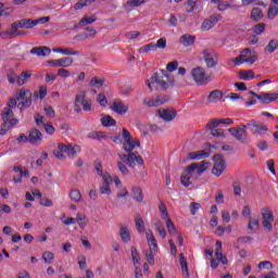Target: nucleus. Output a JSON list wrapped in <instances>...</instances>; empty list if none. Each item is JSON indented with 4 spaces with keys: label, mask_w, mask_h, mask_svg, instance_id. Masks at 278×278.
<instances>
[{
    "label": "nucleus",
    "mask_w": 278,
    "mask_h": 278,
    "mask_svg": "<svg viewBox=\"0 0 278 278\" xmlns=\"http://www.w3.org/2000/svg\"><path fill=\"white\" fill-rule=\"evenodd\" d=\"M248 229L250 231H257V229H260V220L256 218H250V223L248 224Z\"/></svg>",
    "instance_id": "603ef678"
},
{
    "label": "nucleus",
    "mask_w": 278,
    "mask_h": 278,
    "mask_svg": "<svg viewBox=\"0 0 278 278\" xmlns=\"http://www.w3.org/2000/svg\"><path fill=\"white\" fill-rule=\"evenodd\" d=\"M210 168V163L202 161L200 163L191 164L181 175L180 181L185 188H189L192 185L193 177L203 175V172Z\"/></svg>",
    "instance_id": "7ed1b4c3"
},
{
    "label": "nucleus",
    "mask_w": 278,
    "mask_h": 278,
    "mask_svg": "<svg viewBox=\"0 0 278 278\" xmlns=\"http://www.w3.org/2000/svg\"><path fill=\"white\" fill-rule=\"evenodd\" d=\"M277 48H278V41L275 39H271L266 46L265 51H267V53H275V51H277Z\"/></svg>",
    "instance_id": "8fccbe9b"
},
{
    "label": "nucleus",
    "mask_w": 278,
    "mask_h": 278,
    "mask_svg": "<svg viewBox=\"0 0 278 278\" xmlns=\"http://www.w3.org/2000/svg\"><path fill=\"white\" fill-rule=\"evenodd\" d=\"M46 64L53 66L54 68H68V66H73V58H62L48 61Z\"/></svg>",
    "instance_id": "2eb2a0df"
},
{
    "label": "nucleus",
    "mask_w": 278,
    "mask_h": 278,
    "mask_svg": "<svg viewBox=\"0 0 278 278\" xmlns=\"http://www.w3.org/2000/svg\"><path fill=\"white\" fill-rule=\"evenodd\" d=\"M180 267L182 274L186 275V277H188L190 273L188 271V262L186 261V256H184V253L180 254Z\"/></svg>",
    "instance_id": "09e8293b"
},
{
    "label": "nucleus",
    "mask_w": 278,
    "mask_h": 278,
    "mask_svg": "<svg viewBox=\"0 0 278 278\" xmlns=\"http://www.w3.org/2000/svg\"><path fill=\"white\" fill-rule=\"evenodd\" d=\"M262 225L266 231H273V223H275V217L269 208L261 210Z\"/></svg>",
    "instance_id": "9b49d317"
},
{
    "label": "nucleus",
    "mask_w": 278,
    "mask_h": 278,
    "mask_svg": "<svg viewBox=\"0 0 278 278\" xmlns=\"http://www.w3.org/2000/svg\"><path fill=\"white\" fill-rule=\"evenodd\" d=\"M47 92H48L47 87H40V88H39V91H35V92L33 93V99H38V98H40V100L42 101V99H45V97H47Z\"/></svg>",
    "instance_id": "de8ad7c7"
},
{
    "label": "nucleus",
    "mask_w": 278,
    "mask_h": 278,
    "mask_svg": "<svg viewBox=\"0 0 278 278\" xmlns=\"http://www.w3.org/2000/svg\"><path fill=\"white\" fill-rule=\"evenodd\" d=\"M159 115L163 121H166L167 123L173 121L177 116V112L173 109H160Z\"/></svg>",
    "instance_id": "b1692460"
},
{
    "label": "nucleus",
    "mask_w": 278,
    "mask_h": 278,
    "mask_svg": "<svg viewBox=\"0 0 278 278\" xmlns=\"http://www.w3.org/2000/svg\"><path fill=\"white\" fill-rule=\"evenodd\" d=\"M117 168L122 175H129V169L125 164H123V162H117Z\"/></svg>",
    "instance_id": "bf43d9fd"
},
{
    "label": "nucleus",
    "mask_w": 278,
    "mask_h": 278,
    "mask_svg": "<svg viewBox=\"0 0 278 278\" xmlns=\"http://www.w3.org/2000/svg\"><path fill=\"white\" fill-rule=\"evenodd\" d=\"M213 161L215 162L212 173L215 175V177H220L223 173H225V168H227V165L225 164V159H223V155L217 154L213 156Z\"/></svg>",
    "instance_id": "ddd939ff"
},
{
    "label": "nucleus",
    "mask_w": 278,
    "mask_h": 278,
    "mask_svg": "<svg viewBox=\"0 0 278 278\" xmlns=\"http://www.w3.org/2000/svg\"><path fill=\"white\" fill-rule=\"evenodd\" d=\"M146 238L149 247V250L146 252V257L149 264L153 266V264H155V255H157V240H155V236H153L151 230L146 231Z\"/></svg>",
    "instance_id": "20e7f679"
},
{
    "label": "nucleus",
    "mask_w": 278,
    "mask_h": 278,
    "mask_svg": "<svg viewBox=\"0 0 278 278\" xmlns=\"http://www.w3.org/2000/svg\"><path fill=\"white\" fill-rule=\"evenodd\" d=\"M75 220L80 227V229H86V227H88V223H90V220L84 213H77Z\"/></svg>",
    "instance_id": "7c9ffc66"
},
{
    "label": "nucleus",
    "mask_w": 278,
    "mask_h": 278,
    "mask_svg": "<svg viewBox=\"0 0 278 278\" xmlns=\"http://www.w3.org/2000/svg\"><path fill=\"white\" fill-rule=\"evenodd\" d=\"M111 110L115 112V114H119L121 116H123L124 114H127V112H129V106L125 105L123 101L116 100L111 105Z\"/></svg>",
    "instance_id": "4be33fe9"
},
{
    "label": "nucleus",
    "mask_w": 278,
    "mask_h": 278,
    "mask_svg": "<svg viewBox=\"0 0 278 278\" xmlns=\"http://www.w3.org/2000/svg\"><path fill=\"white\" fill-rule=\"evenodd\" d=\"M203 55V60L206 62V66H208V68H213V66H216V61L214 60V58H212V54L210 52H207V50H204L202 52Z\"/></svg>",
    "instance_id": "ea45409f"
},
{
    "label": "nucleus",
    "mask_w": 278,
    "mask_h": 278,
    "mask_svg": "<svg viewBox=\"0 0 278 278\" xmlns=\"http://www.w3.org/2000/svg\"><path fill=\"white\" fill-rule=\"evenodd\" d=\"M155 45L156 49H166V38H160Z\"/></svg>",
    "instance_id": "774afa93"
},
{
    "label": "nucleus",
    "mask_w": 278,
    "mask_h": 278,
    "mask_svg": "<svg viewBox=\"0 0 278 278\" xmlns=\"http://www.w3.org/2000/svg\"><path fill=\"white\" fill-rule=\"evenodd\" d=\"M164 103H168L167 96H157L156 98H144L143 105L147 108H160V105H164Z\"/></svg>",
    "instance_id": "4468645a"
},
{
    "label": "nucleus",
    "mask_w": 278,
    "mask_h": 278,
    "mask_svg": "<svg viewBox=\"0 0 278 278\" xmlns=\"http://www.w3.org/2000/svg\"><path fill=\"white\" fill-rule=\"evenodd\" d=\"M110 184L112 182H109V184H104L103 186L100 187V192L102 194H112V189H110Z\"/></svg>",
    "instance_id": "052dcab7"
},
{
    "label": "nucleus",
    "mask_w": 278,
    "mask_h": 278,
    "mask_svg": "<svg viewBox=\"0 0 278 278\" xmlns=\"http://www.w3.org/2000/svg\"><path fill=\"white\" fill-rule=\"evenodd\" d=\"M256 99L266 105L273 103V101H277L278 93H260V96H256Z\"/></svg>",
    "instance_id": "bb28decb"
},
{
    "label": "nucleus",
    "mask_w": 278,
    "mask_h": 278,
    "mask_svg": "<svg viewBox=\"0 0 278 278\" xmlns=\"http://www.w3.org/2000/svg\"><path fill=\"white\" fill-rule=\"evenodd\" d=\"M30 54L37 55L38 58H47V55H51V49L47 46L34 47L30 50Z\"/></svg>",
    "instance_id": "5701e85b"
},
{
    "label": "nucleus",
    "mask_w": 278,
    "mask_h": 278,
    "mask_svg": "<svg viewBox=\"0 0 278 278\" xmlns=\"http://www.w3.org/2000/svg\"><path fill=\"white\" fill-rule=\"evenodd\" d=\"M119 236L122 238V242H131V232H129V228L127 227H122L119 229Z\"/></svg>",
    "instance_id": "4c0bfd02"
},
{
    "label": "nucleus",
    "mask_w": 278,
    "mask_h": 278,
    "mask_svg": "<svg viewBox=\"0 0 278 278\" xmlns=\"http://www.w3.org/2000/svg\"><path fill=\"white\" fill-rule=\"evenodd\" d=\"M245 126L250 129L253 136H262V134H265V131H268V128L266 127V125L257 124V122L255 121L248 122Z\"/></svg>",
    "instance_id": "dca6fc26"
},
{
    "label": "nucleus",
    "mask_w": 278,
    "mask_h": 278,
    "mask_svg": "<svg viewBox=\"0 0 278 278\" xmlns=\"http://www.w3.org/2000/svg\"><path fill=\"white\" fill-rule=\"evenodd\" d=\"M155 227V231H157V233L161 236V238H166L167 233H166V229L164 228V223H162V220H157L154 224Z\"/></svg>",
    "instance_id": "79ce46f5"
},
{
    "label": "nucleus",
    "mask_w": 278,
    "mask_h": 278,
    "mask_svg": "<svg viewBox=\"0 0 278 278\" xmlns=\"http://www.w3.org/2000/svg\"><path fill=\"white\" fill-rule=\"evenodd\" d=\"M235 66H240L241 64H255L257 62V52L251 49H244L241 54L235 59H231Z\"/></svg>",
    "instance_id": "39448f33"
},
{
    "label": "nucleus",
    "mask_w": 278,
    "mask_h": 278,
    "mask_svg": "<svg viewBox=\"0 0 278 278\" xmlns=\"http://www.w3.org/2000/svg\"><path fill=\"white\" fill-rule=\"evenodd\" d=\"M94 169L97 170L98 175L102 177L103 184H112V176H110L108 172L103 173V164H101V161L94 162Z\"/></svg>",
    "instance_id": "412c9836"
},
{
    "label": "nucleus",
    "mask_w": 278,
    "mask_h": 278,
    "mask_svg": "<svg viewBox=\"0 0 278 278\" xmlns=\"http://www.w3.org/2000/svg\"><path fill=\"white\" fill-rule=\"evenodd\" d=\"M97 22V16L85 15L78 23V27H86V25H92V23Z\"/></svg>",
    "instance_id": "58836bf2"
},
{
    "label": "nucleus",
    "mask_w": 278,
    "mask_h": 278,
    "mask_svg": "<svg viewBox=\"0 0 278 278\" xmlns=\"http://www.w3.org/2000/svg\"><path fill=\"white\" fill-rule=\"evenodd\" d=\"M41 260H43L45 264H52L53 260H55V254L51 251L43 252Z\"/></svg>",
    "instance_id": "a18cd8bd"
},
{
    "label": "nucleus",
    "mask_w": 278,
    "mask_h": 278,
    "mask_svg": "<svg viewBox=\"0 0 278 278\" xmlns=\"http://www.w3.org/2000/svg\"><path fill=\"white\" fill-rule=\"evenodd\" d=\"M53 53H61V55H79L78 51L73 48H53Z\"/></svg>",
    "instance_id": "2f4dec72"
},
{
    "label": "nucleus",
    "mask_w": 278,
    "mask_h": 278,
    "mask_svg": "<svg viewBox=\"0 0 278 278\" xmlns=\"http://www.w3.org/2000/svg\"><path fill=\"white\" fill-rule=\"evenodd\" d=\"M118 192H117V199H123L124 197L129 195V191L125 187H118Z\"/></svg>",
    "instance_id": "0e129e2a"
},
{
    "label": "nucleus",
    "mask_w": 278,
    "mask_h": 278,
    "mask_svg": "<svg viewBox=\"0 0 278 278\" xmlns=\"http://www.w3.org/2000/svg\"><path fill=\"white\" fill-rule=\"evenodd\" d=\"M278 14V5L275 4H270L269 9L267 11V16L270 21H273V18H275V16H277Z\"/></svg>",
    "instance_id": "864d4df0"
},
{
    "label": "nucleus",
    "mask_w": 278,
    "mask_h": 278,
    "mask_svg": "<svg viewBox=\"0 0 278 278\" xmlns=\"http://www.w3.org/2000/svg\"><path fill=\"white\" fill-rule=\"evenodd\" d=\"M59 151L66 153L68 157H77L78 153L81 152V148L75 143L64 144L59 143Z\"/></svg>",
    "instance_id": "f8f14e48"
},
{
    "label": "nucleus",
    "mask_w": 278,
    "mask_h": 278,
    "mask_svg": "<svg viewBox=\"0 0 278 278\" xmlns=\"http://www.w3.org/2000/svg\"><path fill=\"white\" fill-rule=\"evenodd\" d=\"M131 190L134 200L137 201V203H142L144 201V193L142 192V188L135 186Z\"/></svg>",
    "instance_id": "f704fd0d"
},
{
    "label": "nucleus",
    "mask_w": 278,
    "mask_h": 278,
    "mask_svg": "<svg viewBox=\"0 0 278 278\" xmlns=\"http://www.w3.org/2000/svg\"><path fill=\"white\" fill-rule=\"evenodd\" d=\"M165 225L167 227V231L172 238H175L179 231H177V228H175V224L173 223V219H169L168 222H165Z\"/></svg>",
    "instance_id": "c03bdc74"
},
{
    "label": "nucleus",
    "mask_w": 278,
    "mask_h": 278,
    "mask_svg": "<svg viewBox=\"0 0 278 278\" xmlns=\"http://www.w3.org/2000/svg\"><path fill=\"white\" fill-rule=\"evenodd\" d=\"M70 199L74 203H81L84 201V197L81 195V191L78 189H72L70 191Z\"/></svg>",
    "instance_id": "c9c22d12"
},
{
    "label": "nucleus",
    "mask_w": 278,
    "mask_h": 278,
    "mask_svg": "<svg viewBox=\"0 0 278 278\" xmlns=\"http://www.w3.org/2000/svg\"><path fill=\"white\" fill-rule=\"evenodd\" d=\"M195 40H197V37L192 35H184L180 37V42L181 45H184V47H192Z\"/></svg>",
    "instance_id": "e433bc0d"
},
{
    "label": "nucleus",
    "mask_w": 278,
    "mask_h": 278,
    "mask_svg": "<svg viewBox=\"0 0 278 278\" xmlns=\"http://www.w3.org/2000/svg\"><path fill=\"white\" fill-rule=\"evenodd\" d=\"M135 224L139 233L144 232V220H142V217H140V215L136 216Z\"/></svg>",
    "instance_id": "3c124183"
},
{
    "label": "nucleus",
    "mask_w": 278,
    "mask_h": 278,
    "mask_svg": "<svg viewBox=\"0 0 278 278\" xmlns=\"http://www.w3.org/2000/svg\"><path fill=\"white\" fill-rule=\"evenodd\" d=\"M257 268H267V270H270V268H274V266L270 261H263L257 265Z\"/></svg>",
    "instance_id": "69168bd1"
},
{
    "label": "nucleus",
    "mask_w": 278,
    "mask_h": 278,
    "mask_svg": "<svg viewBox=\"0 0 278 278\" xmlns=\"http://www.w3.org/2000/svg\"><path fill=\"white\" fill-rule=\"evenodd\" d=\"M1 116L4 125H10L11 127H14V125L18 124V119L14 118V111H12V109L4 108Z\"/></svg>",
    "instance_id": "a211bd4d"
},
{
    "label": "nucleus",
    "mask_w": 278,
    "mask_h": 278,
    "mask_svg": "<svg viewBox=\"0 0 278 278\" xmlns=\"http://www.w3.org/2000/svg\"><path fill=\"white\" fill-rule=\"evenodd\" d=\"M89 86H91L92 88H99V87L103 86V79L92 78L89 83Z\"/></svg>",
    "instance_id": "4d7b16f0"
},
{
    "label": "nucleus",
    "mask_w": 278,
    "mask_h": 278,
    "mask_svg": "<svg viewBox=\"0 0 278 278\" xmlns=\"http://www.w3.org/2000/svg\"><path fill=\"white\" fill-rule=\"evenodd\" d=\"M59 77H62L63 79H66L71 77V72L68 70L60 68L56 74Z\"/></svg>",
    "instance_id": "e2e57ef3"
},
{
    "label": "nucleus",
    "mask_w": 278,
    "mask_h": 278,
    "mask_svg": "<svg viewBox=\"0 0 278 278\" xmlns=\"http://www.w3.org/2000/svg\"><path fill=\"white\" fill-rule=\"evenodd\" d=\"M215 257L219 261V264L227 265L229 260H227V256L220 253V250L223 249V242L216 241L215 243Z\"/></svg>",
    "instance_id": "393cba45"
},
{
    "label": "nucleus",
    "mask_w": 278,
    "mask_h": 278,
    "mask_svg": "<svg viewBox=\"0 0 278 278\" xmlns=\"http://www.w3.org/2000/svg\"><path fill=\"white\" fill-rule=\"evenodd\" d=\"M101 124L103 127H114V125H116V121L110 115H104L101 118Z\"/></svg>",
    "instance_id": "37998d69"
},
{
    "label": "nucleus",
    "mask_w": 278,
    "mask_h": 278,
    "mask_svg": "<svg viewBox=\"0 0 278 278\" xmlns=\"http://www.w3.org/2000/svg\"><path fill=\"white\" fill-rule=\"evenodd\" d=\"M223 20V16L220 15H211L208 18L204 20L202 23L201 29L202 31H210L212 27L216 25V23L220 22Z\"/></svg>",
    "instance_id": "6ab92c4d"
},
{
    "label": "nucleus",
    "mask_w": 278,
    "mask_h": 278,
    "mask_svg": "<svg viewBox=\"0 0 278 278\" xmlns=\"http://www.w3.org/2000/svg\"><path fill=\"white\" fill-rule=\"evenodd\" d=\"M222 220L224 223H231V213L229 211H222Z\"/></svg>",
    "instance_id": "680f3d73"
},
{
    "label": "nucleus",
    "mask_w": 278,
    "mask_h": 278,
    "mask_svg": "<svg viewBox=\"0 0 278 278\" xmlns=\"http://www.w3.org/2000/svg\"><path fill=\"white\" fill-rule=\"evenodd\" d=\"M166 68L167 72L160 70L153 74L150 79L146 80V84L151 92H153L155 88H159L160 90H168V88H173L175 86V76H173L170 73L179 68V62L173 61L167 64Z\"/></svg>",
    "instance_id": "f257e3e1"
},
{
    "label": "nucleus",
    "mask_w": 278,
    "mask_h": 278,
    "mask_svg": "<svg viewBox=\"0 0 278 278\" xmlns=\"http://www.w3.org/2000/svg\"><path fill=\"white\" fill-rule=\"evenodd\" d=\"M7 79L11 86H25L31 79V72H22L21 75H16L14 71H10L7 74Z\"/></svg>",
    "instance_id": "0eeeda50"
},
{
    "label": "nucleus",
    "mask_w": 278,
    "mask_h": 278,
    "mask_svg": "<svg viewBox=\"0 0 278 278\" xmlns=\"http://www.w3.org/2000/svg\"><path fill=\"white\" fill-rule=\"evenodd\" d=\"M251 18L256 22H258L261 18H264V13H262V9L260 8L252 9Z\"/></svg>",
    "instance_id": "49530a36"
},
{
    "label": "nucleus",
    "mask_w": 278,
    "mask_h": 278,
    "mask_svg": "<svg viewBox=\"0 0 278 278\" xmlns=\"http://www.w3.org/2000/svg\"><path fill=\"white\" fill-rule=\"evenodd\" d=\"M253 31L254 34H256L257 36H260V34H264V31H266V24L264 23H258L253 27Z\"/></svg>",
    "instance_id": "5fc2aeb1"
},
{
    "label": "nucleus",
    "mask_w": 278,
    "mask_h": 278,
    "mask_svg": "<svg viewBox=\"0 0 278 278\" xmlns=\"http://www.w3.org/2000/svg\"><path fill=\"white\" fill-rule=\"evenodd\" d=\"M35 121H36V124L38 125V127H42L43 125L47 124V123H45V116H42L40 114H37L35 116Z\"/></svg>",
    "instance_id": "338daca9"
},
{
    "label": "nucleus",
    "mask_w": 278,
    "mask_h": 278,
    "mask_svg": "<svg viewBox=\"0 0 278 278\" xmlns=\"http://www.w3.org/2000/svg\"><path fill=\"white\" fill-rule=\"evenodd\" d=\"M189 157L191 160H204V157H210V153H207L203 150H200V151H197V152L189 153Z\"/></svg>",
    "instance_id": "a19ab883"
},
{
    "label": "nucleus",
    "mask_w": 278,
    "mask_h": 278,
    "mask_svg": "<svg viewBox=\"0 0 278 278\" xmlns=\"http://www.w3.org/2000/svg\"><path fill=\"white\" fill-rule=\"evenodd\" d=\"M119 160H124L129 168H136V164L144 166V160L138 153L129 152V154H119Z\"/></svg>",
    "instance_id": "9d476101"
},
{
    "label": "nucleus",
    "mask_w": 278,
    "mask_h": 278,
    "mask_svg": "<svg viewBox=\"0 0 278 278\" xmlns=\"http://www.w3.org/2000/svg\"><path fill=\"white\" fill-rule=\"evenodd\" d=\"M31 91L26 88L15 90V99L20 102L22 108H31Z\"/></svg>",
    "instance_id": "1a4fd4ad"
},
{
    "label": "nucleus",
    "mask_w": 278,
    "mask_h": 278,
    "mask_svg": "<svg viewBox=\"0 0 278 278\" xmlns=\"http://www.w3.org/2000/svg\"><path fill=\"white\" fill-rule=\"evenodd\" d=\"M144 3V0H128L127 5L129 8H139V5H142Z\"/></svg>",
    "instance_id": "13d9d810"
},
{
    "label": "nucleus",
    "mask_w": 278,
    "mask_h": 278,
    "mask_svg": "<svg viewBox=\"0 0 278 278\" xmlns=\"http://www.w3.org/2000/svg\"><path fill=\"white\" fill-rule=\"evenodd\" d=\"M130 255H131L134 268H140L141 266L140 253L138 252V249H136V247L134 245L130 248Z\"/></svg>",
    "instance_id": "c85d7f7f"
},
{
    "label": "nucleus",
    "mask_w": 278,
    "mask_h": 278,
    "mask_svg": "<svg viewBox=\"0 0 278 278\" xmlns=\"http://www.w3.org/2000/svg\"><path fill=\"white\" fill-rule=\"evenodd\" d=\"M224 96L225 93H223V91L215 89L208 94L207 101L208 103H218V101H220Z\"/></svg>",
    "instance_id": "c756f323"
},
{
    "label": "nucleus",
    "mask_w": 278,
    "mask_h": 278,
    "mask_svg": "<svg viewBox=\"0 0 278 278\" xmlns=\"http://www.w3.org/2000/svg\"><path fill=\"white\" fill-rule=\"evenodd\" d=\"M159 214L162 220H164L165 223L173 220V218H170V214H168V208L166 207V204L164 202H160L159 204Z\"/></svg>",
    "instance_id": "cd10ccee"
},
{
    "label": "nucleus",
    "mask_w": 278,
    "mask_h": 278,
    "mask_svg": "<svg viewBox=\"0 0 278 278\" xmlns=\"http://www.w3.org/2000/svg\"><path fill=\"white\" fill-rule=\"evenodd\" d=\"M17 24L20 25V29H34L35 22L31 18H22L17 21Z\"/></svg>",
    "instance_id": "473e14b6"
},
{
    "label": "nucleus",
    "mask_w": 278,
    "mask_h": 278,
    "mask_svg": "<svg viewBox=\"0 0 278 278\" xmlns=\"http://www.w3.org/2000/svg\"><path fill=\"white\" fill-rule=\"evenodd\" d=\"M228 131L232 138L238 140V142H241V144H249V142H251V138H249V132L247 131V125L244 124L237 127H231L228 129Z\"/></svg>",
    "instance_id": "423d86ee"
},
{
    "label": "nucleus",
    "mask_w": 278,
    "mask_h": 278,
    "mask_svg": "<svg viewBox=\"0 0 278 278\" xmlns=\"http://www.w3.org/2000/svg\"><path fill=\"white\" fill-rule=\"evenodd\" d=\"M239 78L242 79V81H251V79H255V72L252 70L240 71Z\"/></svg>",
    "instance_id": "72a5a7b5"
},
{
    "label": "nucleus",
    "mask_w": 278,
    "mask_h": 278,
    "mask_svg": "<svg viewBox=\"0 0 278 278\" xmlns=\"http://www.w3.org/2000/svg\"><path fill=\"white\" fill-rule=\"evenodd\" d=\"M76 103L83 105L84 112H90L92 110V100L86 98V91L78 92Z\"/></svg>",
    "instance_id": "f3484780"
},
{
    "label": "nucleus",
    "mask_w": 278,
    "mask_h": 278,
    "mask_svg": "<svg viewBox=\"0 0 278 278\" xmlns=\"http://www.w3.org/2000/svg\"><path fill=\"white\" fill-rule=\"evenodd\" d=\"M191 77L198 86H207V84L212 81L210 75H207V73H205V70L202 67H194L193 70H191Z\"/></svg>",
    "instance_id": "6e6552de"
},
{
    "label": "nucleus",
    "mask_w": 278,
    "mask_h": 278,
    "mask_svg": "<svg viewBox=\"0 0 278 278\" xmlns=\"http://www.w3.org/2000/svg\"><path fill=\"white\" fill-rule=\"evenodd\" d=\"M211 135L214 136V138H225V130L224 129H211Z\"/></svg>",
    "instance_id": "6e6d98bb"
},
{
    "label": "nucleus",
    "mask_w": 278,
    "mask_h": 278,
    "mask_svg": "<svg viewBox=\"0 0 278 278\" xmlns=\"http://www.w3.org/2000/svg\"><path fill=\"white\" fill-rule=\"evenodd\" d=\"M112 140L115 144H122V149L126 153H132L135 149H140V140L134 138L127 128H123L118 136L112 137Z\"/></svg>",
    "instance_id": "f03ea898"
},
{
    "label": "nucleus",
    "mask_w": 278,
    "mask_h": 278,
    "mask_svg": "<svg viewBox=\"0 0 278 278\" xmlns=\"http://www.w3.org/2000/svg\"><path fill=\"white\" fill-rule=\"evenodd\" d=\"M28 142L30 144H40L42 142V132L38 129H34L28 135Z\"/></svg>",
    "instance_id": "a878e982"
},
{
    "label": "nucleus",
    "mask_w": 278,
    "mask_h": 278,
    "mask_svg": "<svg viewBox=\"0 0 278 278\" xmlns=\"http://www.w3.org/2000/svg\"><path fill=\"white\" fill-rule=\"evenodd\" d=\"M21 28L18 22H14L11 24L9 31L0 33V38H4L5 40H10L11 38H16L18 34V29Z\"/></svg>",
    "instance_id": "aec40b11"
}]
</instances>
